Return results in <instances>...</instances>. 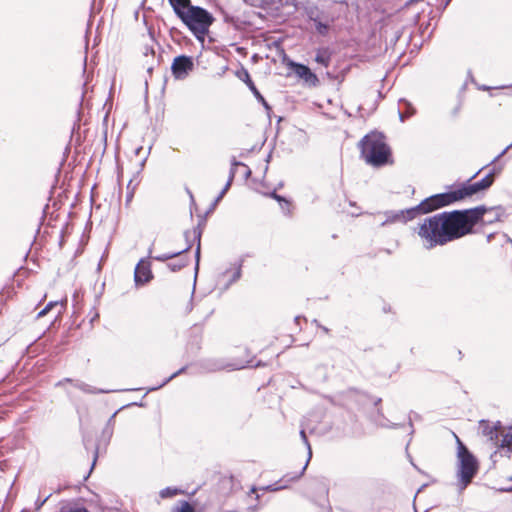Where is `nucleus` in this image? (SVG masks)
I'll return each mask as SVG.
<instances>
[{"instance_id": "1", "label": "nucleus", "mask_w": 512, "mask_h": 512, "mask_svg": "<svg viewBox=\"0 0 512 512\" xmlns=\"http://www.w3.org/2000/svg\"><path fill=\"white\" fill-rule=\"evenodd\" d=\"M493 181L494 176L489 173L478 182L470 183L468 181L458 186H452L447 192L430 196L414 208L394 214L392 218L387 219V222L412 220L417 213H429L486 190L493 184Z\"/></svg>"}, {"instance_id": "2", "label": "nucleus", "mask_w": 512, "mask_h": 512, "mask_svg": "<svg viewBox=\"0 0 512 512\" xmlns=\"http://www.w3.org/2000/svg\"><path fill=\"white\" fill-rule=\"evenodd\" d=\"M485 212L484 207H476L440 213L447 241L451 242L470 234L473 227L482 220Z\"/></svg>"}, {"instance_id": "3", "label": "nucleus", "mask_w": 512, "mask_h": 512, "mask_svg": "<svg viewBox=\"0 0 512 512\" xmlns=\"http://www.w3.org/2000/svg\"><path fill=\"white\" fill-rule=\"evenodd\" d=\"M361 157L373 167H381L391 163V150L385 136L377 131L365 135L359 142Z\"/></svg>"}, {"instance_id": "4", "label": "nucleus", "mask_w": 512, "mask_h": 512, "mask_svg": "<svg viewBox=\"0 0 512 512\" xmlns=\"http://www.w3.org/2000/svg\"><path fill=\"white\" fill-rule=\"evenodd\" d=\"M441 214L425 218L417 228V234L426 249L443 246L448 243Z\"/></svg>"}, {"instance_id": "5", "label": "nucleus", "mask_w": 512, "mask_h": 512, "mask_svg": "<svg viewBox=\"0 0 512 512\" xmlns=\"http://www.w3.org/2000/svg\"><path fill=\"white\" fill-rule=\"evenodd\" d=\"M455 437L458 442L457 487L462 491L470 484L476 475L478 471V462L459 438L457 436Z\"/></svg>"}, {"instance_id": "6", "label": "nucleus", "mask_w": 512, "mask_h": 512, "mask_svg": "<svg viewBox=\"0 0 512 512\" xmlns=\"http://www.w3.org/2000/svg\"><path fill=\"white\" fill-rule=\"evenodd\" d=\"M180 19L200 41L204 40L214 21L212 14L199 6H191Z\"/></svg>"}, {"instance_id": "7", "label": "nucleus", "mask_w": 512, "mask_h": 512, "mask_svg": "<svg viewBox=\"0 0 512 512\" xmlns=\"http://www.w3.org/2000/svg\"><path fill=\"white\" fill-rule=\"evenodd\" d=\"M194 68V63L191 57L181 55L174 58L171 70L176 79H184Z\"/></svg>"}, {"instance_id": "8", "label": "nucleus", "mask_w": 512, "mask_h": 512, "mask_svg": "<svg viewBox=\"0 0 512 512\" xmlns=\"http://www.w3.org/2000/svg\"><path fill=\"white\" fill-rule=\"evenodd\" d=\"M291 67L293 68L294 73L297 77L302 79L309 86H317L319 84V79L315 73L311 71V69L300 63H291Z\"/></svg>"}, {"instance_id": "9", "label": "nucleus", "mask_w": 512, "mask_h": 512, "mask_svg": "<svg viewBox=\"0 0 512 512\" xmlns=\"http://www.w3.org/2000/svg\"><path fill=\"white\" fill-rule=\"evenodd\" d=\"M150 264L141 260L135 267L134 281L136 286L144 285L152 279Z\"/></svg>"}, {"instance_id": "10", "label": "nucleus", "mask_w": 512, "mask_h": 512, "mask_svg": "<svg viewBox=\"0 0 512 512\" xmlns=\"http://www.w3.org/2000/svg\"><path fill=\"white\" fill-rule=\"evenodd\" d=\"M237 76L239 79H241L243 82L246 83L250 91L253 93V95L266 107L269 108V105L267 104L264 97L261 95L259 90L256 88L254 82L252 81L249 72L246 69H242L237 73Z\"/></svg>"}, {"instance_id": "11", "label": "nucleus", "mask_w": 512, "mask_h": 512, "mask_svg": "<svg viewBox=\"0 0 512 512\" xmlns=\"http://www.w3.org/2000/svg\"><path fill=\"white\" fill-rule=\"evenodd\" d=\"M175 14L180 18L190 7V0H168Z\"/></svg>"}, {"instance_id": "12", "label": "nucleus", "mask_w": 512, "mask_h": 512, "mask_svg": "<svg viewBox=\"0 0 512 512\" xmlns=\"http://www.w3.org/2000/svg\"><path fill=\"white\" fill-rule=\"evenodd\" d=\"M238 165H242V163L237 162L235 159H233L232 167H231V170H230V175H229L228 181H227L226 185L224 186V188L222 189V191H220V193L217 196V198L215 199L214 205H216L223 198V196L227 193V191L229 190V188L231 186V183H232V181H233V179L235 177V167L238 166Z\"/></svg>"}, {"instance_id": "13", "label": "nucleus", "mask_w": 512, "mask_h": 512, "mask_svg": "<svg viewBox=\"0 0 512 512\" xmlns=\"http://www.w3.org/2000/svg\"><path fill=\"white\" fill-rule=\"evenodd\" d=\"M480 427L482 429V433L488 437L489 440L494 441L498 437V431L496 426H490L488 422L481 421Z\"/></svg>"}, {"instance_id": "14", "label": "nucleus", "mask_w": 512, "mask_h": 512, "mask_svg": "<svg viewBox=\"0 0 512 512\" xmlns=\"http://www.w3.org/2000/svg\"><path fill=\"white\" fill-rule=\"evenodd\" d=\"M400 105H402L399 108V116H400L401 121H404L405 118H409L412 115H414L415 109L409 102L401 101Z\"/></svg>"}, {"instance_id": "15", "label": "nucleus", "mask_w": 512, "mask_h": 512, "mask_svg": "<svg viewBox=\"0 0 512 512\" xmlns=\"http://www.w3.org/2000/svg\"><path fill=\"white\" fill-rule=\"evenodd\" d=\"M500 448L506 449L507 452L512 453V428L502 433Z\"/></svg>"}, {"instance_id": "16", "label": "nucleus", "mask_w": 512, "mask_h": 512, "mask_svg": "<svg viewBox=\"0 0 512 512\" xmlns=\"http://www.w3.org/2000/svg\"><path fill=\"white\" fill-rule=\"evenodd\" d=\"M315 61L324 67H328L330 64V53L327 50H318Z\"/></svg>"}, {"instance_id": "17", "label": "nucleus", "mask_w": 512, "mask_h": 512, "mask_svg": "<svg viewBox=\"0 0 512 512\" xmlns=\"http://www.w3.org/2000/svg\"><path fill=\"white\" fill-rule=\"evenodd\" d=\"M190 248H191V244H188L182 250H179V251L173 252V253H166V254L158 255V256H155L154 259L157 261H166V260H169V259H172L174 257L181 255L182 253L188 251Z\"/></svg>"}, {"instance_id": "18", "label": "nucleus", "mask_w": 512, "mask_h": 512, "mask_svg": "<svg viewBox=\"0 0 512 512\" xmlns=\"http://www.w3.org/2000/svg\"><path fill=\"white\" fill-rule=\"evenodd\" d=\"M190 234H192V236L195 239H197V241H198V245H197V249H196V265L198 266L199 258H200V233L197 232V230H193L192 232L187 231V232H185V237L188 239Z\"/></svg>"}, {"instance_id": "19", "label": "nucleus", "mask_w": 512, "mask_h": 512, "mask_svg": "<svg viewBox=\"0 0 512 512\" xmlns=\"http://www.w3.org/2000/svg\"><path fill=\"white\" fill-rule=\"evenodd\" d=\"M173 512H195V508L189 502L182 501L173 509Z\"/></svg>"}, {"instance_id": "20", "label": "nucleus", "mask_w": 512, "mask_h": 512, "mask_svg": "<svg viewBox=\"0 0 512 512\" xmlns=\"http://www.w3.org/2000/svg\"><path fill=\"white\" fill-rule=\"evenodd\" d=\"M187 265H188V260L187 259H181L177 263H168L167 267L171 271L176 272V271L181 270L183 267H185Z\"/></svg>"}, {"instance_id": "21", "label": "nucleus", "mask_w": 512, "mask_h": 512, "mask_svg": "<svg viewBox=\"0 0 512 512\" xmlns=\"http://www.w3.org/2000/svg\"><path fill=\"white\" fill-rule=\"evenodd\" d=\"M58 301L49 302L37 315L38 318L45 316L54 306H57Z\"/></svg>"}, {"instance_id": "22", "label": "nucleus", "mask_w": 512, "mask_h": 512, "mask_svg": "<svg viewBox=\"0 0 512 512\" xmlns=\"http://www.w3.org/2000/svg\"><path fill=\"white\" fill-rule=\"evenodd\" d=\"M177 494V489L175 488H170V487H167L163 490L160 491V496L162 498H168V497H173Z\"/></svg>"}, {"instance_id": "23", "label": "nucleus", "mask_w": 512, "mask_h": 512, "mask_svg": "<svg viewBox=\"0 0 512 512\" xmlns=\"http://www.w3.org/2000/svg\"><path fill=\"white\" fill-rule=\"evenodd\" d=\"M300 436H301L304 444L306 445V447L308 449V460H309L311 458V456H312V450H311L310 443H309V441L307 439L306 433H305V431L303 429L300 431Z\"/></svg>"}, {"instance_id": "24", "label": "nucleus", "mask_w": 512, "mask_h": 512, "mask_svg": "<svg viewBox=\"0 0 512 512\" xmlns=\"http://www.w3.org/2000/svg\"><path fill=\"white\" fill-rule=\"evenodd\" d=\"M184 369H180L179 371L173 373L162 385L166 384L168 381H170L172 378H174L175 376H177L179 373H181Z\"/></svg>"}, {"instance_id": "25", "label": "nucleus", "mask_w": 512, "mask_h": 512, "mask_svg": "<svg viewBox=\"0 0 512 512\" xmlns=\"http://www.w3.org/2000/svg\"><path fill=\"white\" fill-rule=\"evenodd\" d=\"M77 387L83 391H89L88 390V385L84 384V383H80V384H77Z\"/></svg>"}, {"instance_id": "26", "label": "nucleus", "mask_w": 512, "mask_h": 512, "mask_svg": "<svg viewBox=\"0 0 512 512\" xmlns=\"http://www.w3.org/2000/svg\"><path fill=\"white\" fill-rule=\"evenodd\" d=\"M272 196H273L275 199H277L278 201L282 200V198H281L279 195L275 194V193H273V194H272Z\"/></svg>"}]
</instances>
